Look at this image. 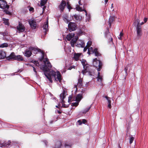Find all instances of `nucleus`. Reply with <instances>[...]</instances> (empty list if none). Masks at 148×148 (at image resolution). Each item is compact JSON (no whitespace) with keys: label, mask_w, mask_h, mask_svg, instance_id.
<instances>
[{"label":"nucleus","mask_w":148,"mask_h":148,"mask_svg":"<svg viewBox=\"0 0 148 148\" xmlns=\"http://www.w3.org/2000/svg\"><path fill=\"white\" fill-rule=\"evenodd\" d=\"M123 34L122 33V32H121L119 36L120 37H119V38L120 40H121V38L123 36Z\"/></svg>","instance_id":"obj_38"},{"label":"nucleus","mask_w":148,"mask_h":148,"mask_svg":"<svg viewBox=\"0 0 148 148\" xmlns=\"http://www.w3.org/2000/svg\"><path fill=\"white\" fill-rule=\"evenodd\" d=\"M47 3V0H41L40 5L41 6H44Z\"/></svg>","instance_id":"obj_27"},{"label":"nucleus","mask_w":148,"mask_h":148,"mask_svg":"<svg viewBox=\"0 0 148 148\" xmlns=\"http://www.w3.org/2000/svg\"><path fill=\"white\" fill-rule=\"evenodd\" d=\"M79 4V5H82V4L81 3V1L79 0L78 2Z\"/></svg>","instance_id":"obj_51"},{"label":"nucleus","mask_w":148,"mask_h":148,"mask_svg":"<svg viewBox=\"0 0 148 148\" xmlns=\"http://www.w3.org/2000/svg\"><path fill=\"white\" fill-rule=\"evenodd\" d=\"M7 145V144L5 143H3L2 144H1V147H3V146H6Z\"/></svg>","instance_id":"obj_42"},{"label":"nucleus","mask_w":148,"mask_h":148,"mask_svg":"<svg viewBox=\"0 0 148 148\" xmlns=\"http://www.w3.org/2000/svg\"><path fill=\"white\" fill-rule=\"evenodd\" d=\"M79 102H77L72 103V106H77L79 104Z\"/></svg>","instance_id":"obj_34"},{"label":"nucleus","mask_w":148,"mask_h":148,"mask_svg":"<svg viewBox=\"0 0 148 148\" xmlns=\"http://www.w3.org/2000/svg\"><path fill=\"white\" fill-rule=\"evenodd\" d=\"M134 138L133 136H131L130 137V144H131L132 143L133 141L134 140Z\"/></svg>","instance_id":"obj_32"},{"label":"nucleus","mask_w":148,"mask_h":148,"mask_svg":"<svg viewBox=\"0 0 148 148\" xmlns=\"http://www.w3.org/2000/svg\"><path fill=\"white\" fill-rule=\"evenodd\" d=\"M76 45L79 47H84L85 45L84 42L82 40H79L77 41Z\"/></svg>","instance_id":"obj_12"},{"label":"nucleus","mask_w":148,"mask_h":148,"mask_svg":"<svg viewBox=\"0 0 148 148\" xmlns=\"http://www.w3.org/2000/svg\"><path fill=\"white\" fill-rule=\"evenodd\" d=\"M147 18H144V23H145L147 22Z\"/></svg>","instance_id":"obj_48"},{"label":"nucleus","mask_w":148,"mask_h":148,"mask_svg":"<svg viewBox=\"0 0 148 148\" xmlns=\"http://www.w3.org/2000/svg\"><path fill=\"white\" fill-rule=\"evenodd\" d=\"M17 29L19 32H23L25 31V27L22 24L19 23L18 25L17 26Z\"/></svg>","instance_id":"obj_9"},{"label":"nucleus","mask_w":148,"mask_h":148,"mask_svg":"<svg viewBox=\"0 0 148 148\" xmlns=\"http://www.w3.org/2000/svg\"><path fill=\"white\" fill-rule=\"evenodd\" d=\"M72 18L75 20L79 21L81 20L82 17H80L79 15L75 14L72 16Z\"/></svg>","instance_id":"obj_17"},{"label":"nucleus","mask_w":148,"mask_h":148,"mask_svg":"<svg viewBox=\"0 0 148 148\" xmlns=\"http://www.w3.org/2000/svg\"><path fill=\"white\" fill-rule=\"evenodd\" d=\"M56 107H57V108H58V106H56Z\"/></svg>","instance_id":"obj_61"},{"label":"nucleus","mask_w":148,"mask_h":148,"mask_svg":"<svg viewBox=\"0 0 148 148\" xmlns=\"http://www.w3.org/2000/svg\"><path fill=\"white\" fill-rule=\"evenodd\" d=\"M3 36H5L6 35V33H3Z\"/></svg>","instance_id":"obj_56"},{"label":"nucleus","mask_w":148,"mask_h":148,"mask_svg":"<svg viewBox=\"0 0 148 148\" xmlns=\"http://www.w3.org/2000/svg\"><path fill=\"white\" fill-rule=\"evenodd\" d=\"M66 3L64 1H62L59 6V8L61 12H62L65 8Z\"/></svg>","instance_id":"obj_11"},{"label":"nucleus","mask_w":148,"mask_h":148,"mask_svg":"<svg viewBox=\"0 0 148 148\" xmlns=\"http://www.w3.org/2000/svg\"><path fill=\"white\" fill-rule=\"evenodd\" d=\"M63 20L66 23H68V22H69V21L66 18H63Z\"/></svg>","instance_id":"obj_41"},{"label":"nucleus","mask_w":148,"mask_h":148,"mask_svg":"<svg viewBox=\"0 0 148 148\" xmlns=\"http://www.w3.org/2000/svg\"><path fill=\"white\" fill-rule=\"evenodd\" d=\"M29 24L32 29H35L36 27V21L34 20H30L28 21Z\"/></svg>","instance_id":"obj_8"},{"label":"nucleus","mask_w":148,"mask_h":148,"mask_svg":"<svg viewBox=\"0 0 148 148\" xmlns=\"http://www.w3.org/2000/svg\"><path fill=\"white\" fill-rule=\"evenodd\" d=\"M72 99V97L71 96H70L69 97L68 101L69 102H70L71 101V99Z\"/></svg>","instance_id":"obj_39"},{"label":"nucleus","mask_w":148,"mask_h":148,"mask_svg":"<svg viewBox=\"0 0 148 148\" xmlns=\"http://www.w3.org/2000/svg\"><path fill=\"white\" fill-rule=\"evenodd\" d=\"M82 63L84 69H85V68H87L88 66V64H86V61L82 60V61H81Z\"/></svg>","instance_id":"obj_23"},{"label":"nucleus","mask_w":148,"mask_h":148,"mask_svg":"<svg viewBox=\"0 0 148 148\" xmlns=\"http://www.w3.org/2000/svg\"><path fill=\"white\" fill-rule=\"evenodd\" d=\"M44 143H45V144L46 145L47 144V141L45 140L44 141Z\"/></svg>","instance_id":"obj_52"},{"label":"nucleus","mask_w":148,"mask_h":148,"mask_svg":"<svg viewBox=\"0 0 148 148\" xmlns=\"http://www.w3.org/2000/svg\"><path fill=\"white\" fill-rule=\"evenodd\" d=\"M125 71H127V69H126V68L125 69Z\"/></svg>","instance_id":"obj_60"},{"label":"nucleus","mask_w":148,"mask_h":148,"mask_svg":"<svg viewBox=\"0 0 148 148\" xmlns=\"http://www.w3.org/2000/svg\"><path fill=\"white\" fill-rule=\"evenodd\" d=\"M16 56L14 52L12 53L9 56L7 57V59L8 60H10L11 59H13L15 60Z\"/></svg>","instance_id":"obj_14"},{"label":"nucleus","mask_w":148,"mask_h":148,"mask_svg":"<svg viewBox=\"0 0 148 148\" xmlns=\"http://www.w3.org/2000/svg\"><path fill=\"white\" fill-rule=\"evenodd\" d=\"M4 12H5V13L6 14H9L10 13V12L8 10H4Z\"/></svg>","instance_id":"obj_40"},{"label":"nucleus","mask_w":148,"mask_h":148,"mask_svg":"<svg viewBox=\"0 0 148 148\" xmlns=\"http://www.w3.org/2000/svg\"><path fill=\"white\" fill-rule=\"evenodd\" d=\"M108 107L109 108H111V103H108Z\"/></svg>","instance_id":"obj_43"},{"label":"nucleus","mask_w":148,"mask_h":148,"mask_svg":"<svg viewBox=\"0 0 148 148\" xmlns=\"http://www.w3.org/2000/svg\"><path fill=\"white\" fill-rule=\"evenodd\" d=\"M28 8L29 9V11L32 12H33L34 11V9L32 7H28Z\"/></svg>","instance_id":"obj_33"},{"label":"nucleus","mask_w":148,"mask_h":148,"mask_svg":"<svg viewBox=\"0 0 148 148\" xmlns=\"http://www.w3.org/2000/svg\"><path fill=\"white\" fill-rule=\"evenodd\" d=\"M32 62L34 63L36 66H39V63L38 61L33 60L32 61Z\"/></svg>","instance_id":"obj_30"},{"label":"nucleus","mask_w":148,"mask_h":148,"mask_svg":"<svg viewBox=\"0 0 148 148\" xmlns=\"http://www.w3.org/2000/svg\"><path fill=\"white\" fill-rule=\"evenodd\" d=\"M48 19L47 20V22L45 23L43 25V29L45 30V32L47 31L48 30Z\"/></svg>","instance_id":"obj_19"},{"label":"nucleus","mask_w":148,"mask_h":148,"mask_svg":"<svg viewBox=\"0 0 148 148\" xmlns=\"http://www.w3.org/2000/svg\"><path fill=\"white\" fill-rule=\"evenodd\" d=\"M23 59L21 56L20 55L16 56L15 60L18 61H22Z\"/></svg>","instance_id":"obj_25"},{"label":"nucleus","mask_w":148,"mask_h":148,"mask_svg":"<svg viewBox=\"0 0 148 148\" xmlns=\"http://www.w3.org/2000/svg\"><path fill=\"white\" fill-rule=\"evenodd\" d=\"M137 36L138 38H140L142 35V29L141 26H136Z\"/></svg>","instance_id":"obj_7"},{"label":"nucleus","mask_w":148,"mask_h":148,"mask_svg":"<svg viewBox=\"0 0 148 148\" xmlns=\"http://www.w3.org/2000/svg\"><path fill=\"white\" fill-rule=\"evenodd\" d=\"M108 0H105V3L106 4L107 2H108Z\"/></svg>","instance_id":"obj_53"},{"label":"nucleus","mask_w":148,"mask_h":148,"mask_svg":"<svg viewBox=\"0 0 148 148\" xmlns=\"http://www.w3.org/2000/svg\"><path fill=\"white\" fill-rule=\"evenodd\" d=\"M0 8L3 9L6 8L8 9L9 8V6L7 4L5 1L0 0Z\"/></svg>","instance_id":"obj_6"},{"label":"nucleus","mask_w":148,"mask_h":148,"mask_svg":"<svg viewBox=\"0 0 148 148\" xmlns=\"http://www.w3.org/2000/svg\"><path fill=\"white\" fill-rule=\"evenodd\" d=\"M144 24V23L143 22H141L140 24V25L141 26L142 25H143Z\"/></svg>","instance_id":"obj_54"},{"label":"nucleus","mask_w":148,"mask_h":148,"mask_svg":"<svg viewBox=\"0 0 148 148\" xmlns=\"http://www.w3.org/2000/svg\"><path fill=\"white\" fill-rule=\"evenodd\" d=\"M112 38H111V41H112Z\"/></svg>","instance_id":"obj_59"},{"label":"nucleus","mask_w":148,"mask_h":148,"mask_svg":"<svg viewBox=\"0 0 148 148\" xmlns=\"http://www.w3.org/2000/svg\"><path fill=\"white\" fill-rule=\"evenodd\" d=\"M40 51V49L31 47H29V49H27L25 51L24 54L25 56L27 57H29L32 54V51L34 53H36L37 52Z\"/></svg>","instance_id":"obj_3"},{"label":"nucleus","mask_w":148,"mask_h":148,"mask_svg":"<svg viewBox=\"0 0 148 148\" xmlns=\"http://www.w3.org/2000/svg\"><path fill=\"white\" fill-rule=\"evenodd\" d=\"M66 38L69 41H70L73 38L71 41V44L72 47H74V44L76 43L78 39V37L77 36H75V34L74 33H71L66 36Z\"/></svg>","instance_id":"obj_2"},{"label":"nucleus","mask_w":148,"mask_h":148,"mask_svg":"<svg viewBox=\"0 0 148 148\" xmlns=\"http://www.w3.org/2000/svg\"><path fill=\"white\" fill-rule=\"evenodd\" d=\"M93 66L96 67L98 66L100 67L102 66L101 61L98 60L96 58L95 59L93 60Z\"/></svg>","instance_id":"obj_10"},{"label":"nucleus","mask_w":148,"mask_h":148,"mask_svg":"<svg viewBox=\"0 0 148 148\" xmlns=\"http://www.w3.org/2000/svg\"><path fill=\"white\" fill-rule=\"evenodd\" d=\"M82 98V95L81 94H79L77 95L75 98V101L79 102Z\"/></svg>","instance_id":"obj_18"},{"label":"nucleus","mask_w":148,"mask_h":148,"mask_svg":"<svg viewBox=\"0 0 148 148\" xmlns=\"http://www.w3.org/2000/svg\"><path fill=\"white\" fill-rule=\"evenodd\" d=\"M68 28L70 32L74 31L77 28L76 24L75 23L73 22L70 23L68 25Z\"/></svg>","instance_id":"obj_5"},{"label":"nucleus","mask_w":148,"mask_h":148,"mask_svg":"<svg viewBox=\"0 0 148 148\" xmlns=\"http://www.w3.org/2000/svg\"><path fill=\"white\" fill-rule=\"evenodd\" d=\"M91 42L89 41L88 42L86 46L88 48L89 47H90V46L91 45Z\"/></svg>","instance_id":"obj_35"},{"label":"nucleus","mask_w":148,"mask_h":148,"mask_svg":"<svg viewBox=\"0 0 148 148\" xmlns=\"http://www.w3.org/2000/svg\"><path fill=\"white\" fill-rule=\"evenodd\" d=\"M77 86H78V87H82V78H80L78 79ZM76 86L77 85H75V87H76Z\"/></svg>","instance_id":"obj_16"},{"label":"nucleus","mask_w":148,"mask_h":148,"mask_svg":"<svg viewBox=\"0 0 148 148\" xmlns=\"http://www.w3.org/2000/svg\"><path fill=\"white\" fill-rule=\"evenodd\" d=\"M90 107H89L88 108H86V110H84L83 111L82 113L84 114H85L86 113V112L88 111V110H90Z\"/></svg>","instance_id":"obj_31"},{"label":"nucleus","mask_w":148,"mask_h":148,"mask_svg":"<svg viewBox=\"0 0 148 148\" xmlns=\"http://www.w3.org/2000/svg\"><path fill=\"white\" fill-rule=\"evenodd\" d=\"M5 57L6 54L5 53L2 51H0V59H3Z\"/></svg>","instance_id":"obj_20"},{"label":"nucleus","mask_w":148,"mask_h":148,"mask_svg":"<svg viewBox=\"0 0 148 148\" xmlns=\"http://www.w3.org/2000/svg\"><path fill=\"white\" fill-rule=\"evenodd\" d=\"M77 122L79 123V125H81L82 124V121L80 120H79Z\"/></svg>","instance_id":"obj_47"},{"label":"nucleus","mask_w":148,"mask_h":148,"mask_svg":"<svg viewBox=\"0 0 148 148\" xmlns=\"http://www.w3.org/2000/svg\"><path fill=\"white\" fill-rule=\"evenodd\" d=\"M81 53H75L73 57V59L76 61H77L79 59L80 56L81 55Z\"/></svg>","instance_id":"obj_15"},{"label":"nucleus","mask_w":148,"mask_h":148,"mask_svg":"<svg viewBox=\"0 0 148 148\" xmlns=\"http://www.w3.org/2000/svg\"><path fill=\"white\" fill-rule=\"evenodd\" d=\"M42 57L40 60L41 62L43 60L44 65L40 68L44 71L45 75L51 83L52 82V77H53L56 81H59V82H61L62 78L60 72L59 71L56 72L53 71H50L49 69L51 67V64L47 58H44V53L42 52Z\"/></svg>","instance_id":"obj_1"},{"label":"nucleus","mask_w":148,"mask_h":148,"mask_svg":"<svg viewBox=\"0 0 148 148\" xmlns=\"http://www.w3.org/2000/svg\"><path fill=\"white\" fill-rule=\"evenodd\" d=\"M46 8V6H44L43 7V9L44 10V9H45Z\"/></svg>","instance_id":"obj_57"},{"label":"nucleus","mask_w":148,"mask_h":148,"mask_svg":"<svg viewBox=\"0 0 148 148\" xmlns=\"http://www.w3.org/2000/svg\"><path fill=\"white\" fill-rule=\"evenodd\" d=\"M72 68H72V66H71V67H69V70H71V69Z\"/></svg>","instance_id":"obj_55"},{"label":"nucleus","mask_w":148,"mask_h":148,"mask_svg":"<svg viewBox=\"0 0 148 148\" xmlns=\"http://www.w3.org/2000/svg\"><path fill=\"white\" fill-rule=\"evenodd\" d=\"M8 46V45L7 43H3L1 45H0V47L1 48H3V47H7Z\"/></svg>","instance_id":"obj_28"},{"label":"nucleus","mask_w":148,"mask_h":148,"mask_svg":"<svg viewBox=\"0 0 148 148\" xmlns=\"http://www.w3.org/2000/svg\"><path fill=\"white\" fill-rule=\"evenodd\" d=\"M66 95V92L65 90H63V92L60 94V97L62 102H64L63 100Z\"/></svg>","instance_id":"obj_13"},{"label":"nucleus","mask_w":148,"mask_h":148,"mask_svg":"<svg viewBox=\"0 0 148 148\" xmlns=\"http://www.w3.org/2000/svg\"><path fill=\"white\" fill-rule=\"evenodd\" d=\"M100 73H98V76L97 77V80L100 82H101L102 80V76L100 75Z\"/></svg>","instance_id":"obj_24"},{"label":"nucleus","mask_w":148,"mask_h":148,"mask_svg":"<svg viewBox=\"0 0 148 148\" xmlns=\"http://www.w3.org/2000/svg\"><path fill=\"white\" fill-rule=\"evenodd\" d=\"M87 68H85L84 70L82 71V73L84 75H85L87 72Z\"/></svg>","instance_id":"obj_37"},{"label":"nucleus","mask_w":148,"mask_h":148,"mask_svg":"<svg viewBox=\"0 0 148 148\" xmlns=\"http://www.w3.org/2000/svg\"><path fill=\"white\" fill-rule=\"evenodd\" d=\"M113 4L112 3L111 5V6L110 7L111 9V10L113 11L114 10L113 9Z\"/></svg>","instance_id":"obj_45"},{"label":"nucleus","mask_w":148,"mask_h":148,"mask_svg":"<svg viewBox=\"0 0 148 148\" xmlns=\"http://www.w3.org/2000/svg\"><path fill=\"white\" fill-rule=\"evenodd\" d=\"M76 10L78 11H84L86 13V15L87 14V12L86 10H84L82 8L80 7L79 5H76Z\"/></svg>","instance_id":"obj_21"},{"label":"nucleus","mask_w":148,"mask_h":148,"mask_svg":"<svg viewBox=\"0 0 148 148\" xmlns=\"http://www.w3.org/2000/svg\"><path fill=\"white\" fill-rule=\"evenodd\" d=\"M105 98L107 100L108 103H111V101L110 100V97H108L106 96L105 97Z\"/></svg>","instance_id":"obj_36"},{"label":"nucleus","mask_w":148,"mask_h":148,"mask_svg":"<svg viewBox=\"0 0 148 148\" xmlns=\"http://www.w3.org/2000/svg\"><path fill=\"white\" fill-rule=\"evenodd\" d=\"M140 20L139 19H137L135 21H134V24H137V25H136V26H141L140 25Z\"/></svg>","instance_id":"obj_26"},{"label":"nucleus","mask_w":148,"mask_h":148,"mask_svg":"<svg viewBox=\"0 0 148 148\" xmlns=\"http://www.w3.org/2000/svg\"><path fill=\"white\" fill-rule=\"evenodd\" d=\"M3 20L4 21V23L5 24V25H9V23L8 20V19H6L5 18H3Z\"/></svg>","instance_id":"obj_29"},{"label":"nucleus","mask_w":148,"mask_h":148,"mask_svg":"<svg viewBox=\"0 0 148 148\" xmlns=\"http://www.w3.org/2000/svg\"><path fill=\"white\" fill-rule=\"evenodd\" d=\"M101 67V66L100 67H99V68L97 69V70L98 71H100Z\"/></svg>","instance_id":"obj_50"},{"label":"nucleus","mask_w":148,"mask_h":148,"mask_svg":"<svg viewBox=\"0 0 148 148\" xmlns=\"http://www.w3.org/2000/svg\"><path fill=\"white\" fill-rule=\"evenodd\" d=\"M33 68V71H34L36 73V74L37 73V72L36 71V69L33 66H32Z\"/></svg>","instance_id":"obj_49"},{"label":"nucleus","mask_w":148,"mask_h":148,"mask_svg":"<svg viewBox=\"0 0 148 148\" xmlns=\"http://www.w3.org/2000/svg\"><path fill=\"white\" fill-rule=\"evenodd\" d=\"M82 122L84 124V123H85L86 122V120H85V119H83L82 120Z\"/></svg>","instance_id":"obj_46"},{"label":"nucleus","mask_w":148,"mask_h":148,"mask_svg":"<svg viewBox=\"0 0 148 148\" xmlns=\"http://www.w3.org/2000/svg\"><path fill=\"white\" fill-rule=\"evenodd\" d=\"M114 18L112 16H110L109 18L108 21V25L110 27H111V23L114 21Z\"/></svg>","instance_id":"obj_22"},{"label":"nucleus","mask_w":148,"mask_h":148,"mask_svg":"<svg viewBox=\"0 0 148 148\" xmlns=\"http://www.w3.org/2000/svg\"><path fill=\"white\" fill-rule=\"evenodd\" d=\"M88 53L89 55L94 53L96 56H100L99 53L97 51V49L95 48L93 50L92 48L91 47H89L88 48Z\"/></svg>","instance_id":"obj_4"},{"label":"nucleus","mask_w":148,"mask_h":148,"mask_svg":"<svg viewBox=\"0 0 148 148\" xmlns=\"http://www.w3.org/2000/svg\"><path fill=\"white\" fill-rule=\"evenodd\" d=\"M87 49H88V47L86 46L84 49V52L86 51Z\"/></svg>","instance_id":"obj_44"},{"label":"nucleus","mask_w":148,"mask_h":148,"mask_svg":"<svg viewBox=\"0 0 148 148\" xmlns=\"http://www.w3.org/2000/svg\"><path fill=\"white\" fill-rule=\"evenodd\" d=\"M58 112L59 114H60L61 113V112L60 111H58Z\"/></svg>","instance_id":"obj_58"}]
</instances>
